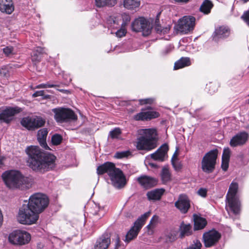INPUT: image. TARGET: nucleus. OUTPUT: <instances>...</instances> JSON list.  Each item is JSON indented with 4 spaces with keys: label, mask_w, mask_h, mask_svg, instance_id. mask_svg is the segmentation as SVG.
<instances>
[{
    "label": "nucleus",
    "mask_w": 249,
    "mask_h": 249,
    "mask_svg": "<svg viewBox=\"0 0 249 249\" xmlns=\"http://www.w3.org/2000/svg\"><path fill=\"white\" fill-rule=\"evenodd\" d=\"M142 228V225L139 224V221H135L134 226L127 232L124 241L128 243L135 238Z\"/></svg>",
    "instance_id": "4be33fe9"
},
{
    "label": "nucleus",
    "mask_w": 249,
    "mask_h": 249,
    "mask_svg": "<svg viewBox=\"0 0 249 249\" xmlns=\"http://www.w3.org/2000/svg\"><path fill=\"white\" fill-rule=\"evenodd\" d=\"M14 10L12 0H0V11L1 12L10 14Z\"/></svg>",
    "instance_id": "393cba45"
},
{
    "label": "nucleus",
    "mask_w": 249,
    "mask_h": 249,
    "mask_svg": "<svg viewBox=\"0 0 249 249\" xmlns=\"http://www.w3.org/2000/svg\"><path fill=\"white\" fill-rule=\"evenodd\" d=\"M229 160H222L221 168L222 169L226 171L228 170L229 167Z\"/></svg>",
    "instance_id": "09e8293b"
},
{
    "label": "nucleus",
    "mask_w": 249,
    "mask_h": 249,
    "mask_svg": "<svg viewBox=\"0 0 249 249\" xmlns=\"http://www.w3.org/2000/svg\"><path fill=\"white\" fill-rule=\"evenodd\" d=\"M149 165H150V166L151 167H157V165H156V164H155V163H151V162H150V163H149Z\"/></svg>",
    "instance_id": "69168bd1"
},
{
    "label": "nucleus",
    "mask_w": 249,
    "mask_h": 249,
    "mask_svg": "<svg viewBox=\"0 0 249 249\" xmlns=\"http://www.w3.org/2000/svg\"><path fill=\"white\" fill-rule=\"evenodd\" d=\"M130 20V17L128 16H126L125 19V22L129 21Z\"/></svg>",
    "instance_id": "0e129e2a"
},
{
    "label": "nucleus",
    "mask_w": 249,
    "mask_h": 249,
    "mask_svg": "<svg viewBox=\"0 0 249 249\" xmlns=\"http://www.w3.org/2000/svg\"><path fill=\"white\" fill-rule=\"evenodd\" d=\"M238 189V183L232 181L226 195V207L228 206L234 214H238L240 211V203L236 197Z\"/></svg>",
    "instance_id": "39448f33"
},
{
    "label": "nucleus",
    "mask_w": 249,
    "mask_h": 249,
    "mask_svg": "<svg viewBox=\"0 0 249 249\" xmlns=\"http://www.w3.org/2000/svg\"><path fill=\"white\" fill-rule=\"evenodd\" d=\"M131 154L129 151H124L121 152H117L115 153L114 157L117 159H122L127 157Z\"/></svg>",
    "instance_id": "c9c22d12"
},
{
    "label": "nucleus",
    "mask_w": 249,
    "mask_h": 249,
    "mask_svg": "<svg viewBox=\"0 0 249 249\" xmlns=\"http://www.w3.org/2000/svg\"><path fill=\"white\" fill-rule=\"evenodd\" d=\"M241 18L249 27V10L245 11L241 16Z\"/></svg>",
    "instance_id": "58836bf2"
},
{
    "label": "nucleus",
    "mask_w": 249,
    "mask_h": 249,
    "mask_svg": "<svg viewBox=\"0 0 249 249\" xmlns=\"http://www.w3.org/2000/svg\"><path fill=\"white\" fill-rule=\"evenodd\" d=\"M242 1L243 2V3H245L249 1V0H242Z\"/></svg>",
    "instance_id": "774afa93"
},
{
    "label": "nucleus",
    "mask_w": 249,
    "mask_h": 249,
    "mask_svg": "<svg viewBox=\"0 0 249 249\" xmlns=\"http://www.w3.org/2000/svg\"><path fill=\"white\" fill-rule=\"evenodd\" d=\"M8 72V70L5 66L2 67L1 69H0V75L6 76Z\"/></svg>",
    "instance_id": "603ef678"
},
{
    "label": "nucleus",
    "mask_w": 249,
    "mask_h": 249,
    "mask_svg": "<svg viewBox=\"0 0 249 249\" xmlns=\"http://www.w3.org/2000/svg\"><path fill=\"white\" fill-rule=\"evenodd\" d=\"M110 244V236L105 233L102 235L96 241L95 249H107Z\"/></svg>",
    "instance_id": "412c9836"
},
{
    "label": "nucleus",
    "mask_w": 249,
    "mask_h": 249,
    "mask_svg": "<svg viewBox=\"0 0 249 249\" xmlns=\"http://www.w3.org/2000/svg\"><path fill=\"white\" fill-rule=\"evenodd\" d=\"M139 101L141 105L152 104L155 101V99L153 98H149L144 99H140Z\"/></svg>",
    "instance_id": "a19ab883"
},
{
    "label": "nucleus",
    "mask_w": 249,
    "mask_h": 249,
    "mask_svg": "<svg viewBox=\"0 0 249 249\" xmlns=\"http://www.w3.org/2000/svg\"><path fill=\"white\" fill-rule=\"evenodd\" d=\"M191 63H175L174 70H177L190 66Z\"/></svg>",
    "instance_id": "49530a36"
},
{
    "label": "nucleus",
    "mask_w": 249,
    "mask_h": 249,
    "mask_svg": "<svg viewBox=\"0 0 249 249\" xmlns=\"http://www.w3.org/2000/svg\"><path fill=\"white\" fill-rule=\"evenodd\" d=\"M58 86L56 84H50V83H47L46 84H41L36 86V88H53L56 87Z\"/></svg>",
    "instance_id": "c03bdc74"
},
{
    "label": "nucleus",
    "mask_w": 249,
    "mask_h": 249,
    "mask_svg": "<svg viewBox=\"0 0 249 249\" xmlns=\"http://www.w3.org/2000/svg\"><path fill=\"white\" fill-rule=\"evenodd\" d=\"M213 7V4L210 0H204L201 4L199 11L204 15H208Z\"/></svg>",
    "instance_id": "cd10ccee"
},
{
    "label": "nucleus",
    "mask_w": 249,
    "mask_h": 249,
    "mask_svg": "<svg viewBox=\"0 0 249 249\" xmlns=\"http://www.w3.org/2000/svg\"><path fill=\"white\" fill-rule=\"evenodd\" d=\"M249 137V135L246 131L240 132L231 139L230 145L232 147L243 145L246 143Z\"/></svg>",
    "instance_id": "a211bd4d"
},
{
    "label": "nucleus",
    "mask_w": 249,
    "mask_h": 249,
    "mask_svg": "<svg viewBox=\"0 0 249 249\" xmlns=\"http://www.w3.org/2000/svg\"><path fill=\"white\" fill-rule=\"evenodd\" d=\"M13 51V48L12 47H6L3 49V53L6 55H9Z\"/></svg>",
    "instance_id": "8fccbe9b"
},
{
    "label": "nucleus",
    "mask_w": 249,
    "mask_h": 249,
    "mask_svg": "<svg viewBox=\"0 0 249 249\" xmlns=\"http://www.w3.org/2000/svg\"><path fill=\"white\" fill-rule=\"evenodd\" d=\"M36 52L41 53L43 51V49L41 47H37Z\"/></svg>",
    "instance_id": "680f3d73"
},
{
    "label": "nucleus",
    "mask_w": 249,
    "mask_h": 249,
    "mask_svg": "<svg viewBox=\"0 0 249 249\" xmlns=\"http://www.w3.org/2000/svg\"><path fill=\"white\" fill-rule=\"evenodd\" d=\"M48 133L46 128L39 130L37 132V139L40 146L45 150H49L50 148L46 142V138Z\"/></svg>",
    "instance_id": "b1692460"
},
{
    "label": "nucleus",
    "mask_w": 249,
    "mask_h": 249,
    "mask_svg": "<svg viewBox=\"0 0 249 249\" xmlns=\"http://www.w3.org/2000/svg\"><path fill=\"white\" fill-rule=\"evenodd\" d=\"M159 113L156 111H142L137 113L134 116V119L136 121H144L158 118Z\"/></svg>",
    "instance_id": "5701e85b"
},
{
    "label": "nucleus",
    "mask_w": 249,
    "mask_h": 249,
    "mask_svg": "<svg viewBox=\"0 0 249 249\" xmlns=\"http://www.w3.org/2000/svg\"><path fill=\"white\" fill-rule=\"evenodd\" d=\"M3 222V215L2 214V212L0 210V227L2 225Z\"/></svg>",
    "instance_id": "bf43d9fd"
},
{
    "label": "nucleus",
    "mask_w": 249,
    "mask_h": 249,
    "mask_svg": "<svg viewBox=\"0 0 249 249\" xmlns=\"http://www.w3.org/2000/svg\"><path fill=\"white\" fill-rule=\"evenodd\" d=\"M149 213H145L142 215L140 218H139L136 221H139V224L142 225V227L144 224L146 218L148 217Z\"/></svg>",
    "instance_id": "79ce46f5"
},
{
    "label": "nucleus",
    "mask_w": 249,
    "mask_h": 249,
    "mask_svg": "<svg viewBox=\"0 0 249 249\" xmlns=\"http://www.w3.org/2000/svg\"><path fill=\"white\" fill-rule=\"evenodd\" d=\"M202 244L198 240H196L194 242V244H192L187 249H201Z\"/></svg>",
    "instance_id": "37998d69"
},
{
    "label": "nucleus",
    "mask_w": 249,
    "mask_h": 249,
    "mask_svg": "<svg viewBox=\"0 0 249 249\" xmlns=\"http://www.w3.org/2000/svg\"><path fill=\"white\" fill-rule=\"evenodd\" d=\"M2 177L6 186L11 189L26 190L31 188L34 183L32 177H25L18 170L5 171Z\"/></svg>",
    "instance_id": "f03ea898"
},
{
    "label": "nucleus",
    "mask_w": 249,
    "mask_h": 249,
    "mask_svg": "<svg viewBox=\"0 0 249 249\" xmlns=\"http://www.w3.org/2000/svg\"><path fill=\"white\" fill-rule=\"evenodd\" d=\"M137 139L136 148L139 150L150 151L157 146V134L154 129H141Z\"/></svg>",
    "instance_id": "20e7f679"
},
{
    "label": "nucleus",
    "mask_w": 249,
    "mask_h": 249,
    "mask_svg": "<svg viewBox=\"0 0 249 249\" xmlns=\"http://www.w3.org/2000/svg\"><path fill=\"white\" fill-rule=\"evenodd\" d=\"M21 111V108L18 107H6L0 113V122L10 123L15 115Z\"/></svg>",
    "instance_id": "2eb2a0df"
},
{
    "label": "nucleus",
    "mask_w": 249,
    "mask_h": 249,
    "mask_svg": "<svg viewBox=\"0 0 249 249\" xmlns=\"http://www.w3.org/2000/svg\"><path fill=\"white\" fill-rule=\"evenodd\" d=\"M175 206L181 213H186L190 207V202L188 197L184 194L180 195L178 200L175 203Z\"/></svg>",
    "instance_id": "f3484780"
},
{
    "label": "nucleus",
    "mask_w": 249,
    "mask_h": 249,
    "mask_svg": "<svg viewBox=\"0 0 249 249\" xmlns=\"http://www.w3.org/2000/svg\"><path fill=\"white\" fill-rule=\"evenodd\" d=\"M221 237V234L215 229L205 232L202 235L204 245L206 248L215 246Z\"/></svg>",
    "instance_id": "ddd939ff"
},
{
    "label": "nucleus",
    "mask_w": 249,
    "mask_h": 249,
    "mask_svg": "<svg viewBox=\"0 0 249 249\" xmlns=\"http://www.w3.org/2000/svg\"><path fill=\"white\" fill-rule=\"evenodd\" d=\"M207 88L209 89V92L212 94L217 90V86L216 84L210 83L207 85Z\"/></svg>",
    "instance_id": "4c0bfd02"
},
{
    "label": "nucleus",
    "mask_w": 249,
    "mask_h": 249,
    "mask_svg": "<svg viewBox=\"0 0 249 249\" xmlns=\"http://www.w3.org/2000/svg\"><path fill=\"white\" fill-rule=\"evenodd\" d=\"M230 150L229 148H224L222 154V160H230Z\"/></svg>",
    "instance_id": "ea45409f"
},
{
    "label": "nucleus",
    "mask_w": 249,
    "mask_h": 249,
    "mask_svg": "<svg viewBox=\"0 0 249 249\" xmlns=\"http://www.w3.org/2000/svg\"><path fill=\"white\" fill-rule=\"evenodd\" d=\"M8 240L13 245L21 246L29 242L31 240V235L27 231L16 230L9 234Z\"/></svg>",
    "instance_id": "9d476101"
},
{
    "label": "nucleus",
    "mask_w": 249,
    "mask_h": 249,
    "mask_svg": "<svg viewBox=\"0 0 249 249\" xmlns=\"http://www.w3.org/2000/svg\"><path fill=\"white\" fill-rule=\"evenodd\" d=\"M121 134V130L120 128L117 127L109 132V136L112 139H118Z\"/></svg>",
    "instance_id": "72a5a7b5"
},
{
    "label": "nucleus",
    "mask_w": 249,
    "mask_h": 249,
    "mask_svg": "<svg viewBox=\"0 0 249 249\" xmlns=\"http://www.w3.org/2000/svg\"><path fill=\"white\" fill-rule=\"evenodd\" d=\"M118 0H95V5L98 8L105 7H112L118 2Z\"/></svg>",
    "instance_id": "bb28decb"
},
{
    "label": "nucleus",
    "mask_w": 249,
    "mask_h": 249,
    "mask_svg": "<svg viewBox=\"0 0 249 249\" xmlns=\"http://www.w3.org/2000/svg\"><path fill=\"white\" fill-rule=\"evenodd\" d=\"M25 151L28 156L27 163L33 171L44 173L54 168V155L45 153L37 146H28Z\"/></svg>",
    "instance_id": "f257e3e1"
},
{
    "label": "nucleus",
    "mask_w": 249,
    "mask_h": 249,
    "mask_svg": "<svg viewBox=\"0 0 249 249\" xmlns=\"http://www.w3.org/2000/svg\"><path fill=\"white\" fill-rule=\"evenodd\" d=\"M4 160V158L0 156V166L3 164V161Z\"/></svg>",
    "instance_id": "e2e57ef3"
},
{
    "label": "nucleus",
    "mask_w": 249,
    "mask_h": 249,
    "mask_svg": "<svg viewBox=\"0 0 249 249\" xmlns=\"http://www.w3.org/2000/svg\"><path fill=\"white\" fill-rule=\"evenodd\" d=\"M49 199L47 196L41 193H36L32 195L27 204L38 214L48 206Z\"/></svg>",
    "instance_id": "0eeeda50"
},
{
    "label": "nucleus",
    "mask_w": 249,
    "mask_h": 249,
    "mask_svg": "<svg viewBox=\"0 0 249 249\" xmlns=\"http://www.w3.org/2000/svg\"><path fill=\"white\" fill-rule=\"evenodd\" d=\"M95 211L91 212V213H92L93 215H97L98 214L97 212H98L100 210V208L99 206H97V205L95 206Z\"/></svg>",
    "instance_id": "13d9d810"
},
{
    "label": "nucleus",
    "mask_w": 249,
    "mask_h": 249,
    "mask_svg": "<svg viewBox=\"0 0 249 249\" xmlns=\"http://www.w3.org/2000/svg\"><path fill=\"white\" fill-rule=\"evenodd\" d=\"M195 21L196 18L193 16H184L178 20L176 29L182 34H187L194 29Z\"/></svg>",
    "instance_id": "4468645a"
},
{
    "label": "nucleus",
    "mask_w": 249,
    "mask_h": 249,
    "mask_svg": "<svg viewBox=\"0 0 249 249\" xmlns=\"http://www.w3.org/2000/svg\"><path fill=\"white\" fill-rule=\"evenodd\" d=\"M31 58L33 62H39L40 61V54H37L36 52H33L31 55Z\"/></svg>",
    "instance_id": "a18cd8bd"
},
{
    "label": "nucleus",
    "mask_w": 249,
    "mask_h": 249,
    "mask_svg": "<svg viewBox=\"0 0 249 249\" xmlns=\"http://www.w3.org/2000/svg\"><path fill=\"white\" fill-rule=\"evenodd\" d=\"M20 123L28 130H35L43 126L45 124V120L39 116L27 117L22 118Z\"/></svg>",
    "instance_id": "f8f14e48"
},
{
    "label": "nucleus",
    "mask_w": 249,
    "mask_h": 249,
    "mask_svg": "<svg viewBox=\"0 0 249 249\" xmlns=\"http://www.w3.org/2000/svg\"><path fill=\"white\" fill-rule=\"evenodd\" d=\"M97 173L98 175L107 173L112 185L117 189H122L126 184L125 176L122 171L116 168L112 162H107L99 166L97 168Z\"/></svg>",
    "instance_id": "7ed1b4c3"
},
{
    "label": "nucleus",
    "mask_w": 249,
    "mask_h": 249,
    "mask_svg": "<svg viewBox=\"0 0 249 249\" xmlns=\"http://www.w3.org/2000/svg\"><path fill=\"white\" fill-rule=\"evenodd\" d=\"M161 179L163 183H166L171 180V174L167 167H164L161 172Z\"/></svg>",
    "instance_id": "2f4dec72"
},
{
    "label": "nucleus",
    "mask_w": 249,
    "mask_h": 249,
    "mask_svg": "<svg viewBox=\"0 0 249 249\" xmlns=\"http://www.w3.org/2000/svg\"><path fill=\"white\" fill-rule=\"evenodd\" d=\"M180 237L183 238L186 236H189L192 233V226L190 224H185L182 222L179 228Z\"/></svg>",
    "instance_id": "c85d7f7f"
},
{
    "label": "nucleus",
    "mask_w": 249,
    "mask_h": 249,
    "mask_svg": "<svg viewBox=\"0 0 249 249\" xmlns=\"http://www.w3.org/2000/svg\"><path fill=\"white\" fill-rule=\"evenodd\" d=\"M231 34L230 28L225 25L219 26L215 29L212 38L213 41L218 43L220 39H225L230 36Z\"/></svg>",
    "instance_id": "dca6fc26"
},
{
    "label": "nucleus",
    "mask_w": 249,
    "mask_h": 249,
    "mask_svg": "<svg viewBox=\"0 0 249 249\" xmlns=\"http://www.w3.org/2000/svg\"><path fill=\"white\" fill-rule=\"evenodd\" d=\"M176 1L178 2H183V3H186L189 0H175Z\"/></svg>",
    "instance_id": "052dcab7"
},
{
    "label": "nucleus",
    "mask_w": 249,
    "mask_h": 249,
    "mask_svg": "<svg viewBox=\"0 0 249 249\" xmlns=\"http://www.w3.org/2000/svg\"><path fill=\"white\" fill-rule=\"evenodd\" d=\"M124 6L129 10H134L138 8L141 4L140 0H124Z\"/></svg>",
    "instance_id": "c756f323"
},
{
    "label": "nucleus",
    "mask_w": 249,
    "mask_h": 249,
    "mask_svg": "<svg viewBox=\"0 0 249 249\" xmlns=\"http://www.w3.org/2000/svg\"><path fill=\"white\" fill-rule=\"evenodd\" d=\"M157 20H159V19H157L156 20V26L155 27V30L157 33L160 34L162 32L163 30L162 29V27L160 25L157 24Z\"/></svg>",
    "instance_id": "864d4df0"
},
{
    "label": "nucleus",
    "mask_w": 249,
    "mask_h": 249,
    "mask_svg": "<svg viewBox=\"0 0 249 249\" xmlns=\"http://www.w3.org/2000/svg\"><path fill=\"white\" fill-rule=\"evenodd\" d=\"M137 181L145 189H149L155 186L158 182L155 178L146 175L139 177L137 178Z\"/></svg>",
    "instance_id": "6ab92c4d"
},
{
    "label": "nucleus",
    "mask_w": 249,
    "mask_h": 249,
    "mask_svg": "<svg viewBox=\"0 0 249 249\" xmlns=\"http://www.w3.org/2000/svg\"><path fill=\"white\" fill-rule=\"evenodd\" d=\"M218 150L214 149L206 153L202 159L201 169L205 173H212L215 167L218 156Z\"/></svg>",
    "instance_id": "6e6552de"
},
{
    "label": "nucleus",
    "mask_w": 249,
    "mask_h": 249,
    "mask_svg": "<svg viewBox=\"0 0 249 249\" xmlns=\"http://www.w3.org/2000/svg\"><path fill=\"white\" fill-rule=\"evenodd\" d=\"M177 159V156L176 154V153H174L172 158V160H171V161H172V164L173 165V166H174V168H176V166H175V160Z\"/></svg>",
    "instance_id": "4d7b16f0"
},
{
    "label": "nucleus",
    "mask_w": 249,
    "mask_h": 249,
    "mask_svg": "<svg viewBox=\"0 0 249 249\" xmlns=\"http://www.w3.org/2000/svg\"><path fill=\"white\" fill-rule=\"evenodd\" d=\"M54 118L58 123H68L76 120L77 117L73 111L68 108L58 107L52 109Z\"/></svg>",
    "instance_id": "1a4fd4ad"
},
{
    "label": "nucleus",
    "mask_w": 249,
    "mask_h": 249,
    "mask_svg": "<svg viewBox=\"0 0 249 249\" xmlns=\"http://www.w3.org/2000/svg\"><path fill=\"white\" fill-rule=\"evenodd\" d=\"M175 166L176 167V168H175L176 170H178V169H179L180 168V167L179 165H177L176 164V161H175Z\"/></svg>",
    "instance_id": "338daca9"
},
{
    "label": "nucleus",
    "mask_w": 249,
    "mask_h": 249,
    "mask_svg": "<svg viewBox=\"0 0 249 249\" xmlns=\"http://www.w3.org/2000/svg\"><path fill=\"white\" fill-rule=\"evenodd\" d=\"M207 190L206 188H201L198 191L197 194L200 196L205 197L207 196Z\"/></svg>",
    "instance_id": "de8ad7c7"
},
{
    "label": "nucleus",
    "mask_w": 249,
    "mask_h": 249,
    "mask_svg": "<svg viewBox=\"0 0 249 249\" xmlns=\"http://www.w3.org/2000/svg\"><path fill=\"white\" fill-rule=\"evenodd\" d=\"M165 192L163 189H156L147 193L146 196L150 200H159Z\"/></svg>",
    "instance_id": "a878e982"
},
{
    "label": "nucleus",
    "mask_w": 249,
    "mask_h": 249,
    "mask_svg": "<svg viewBox=\"0 0 249 249\" xmlns=\"http://www.w3.org/2000/svg\"><path fill=\"white\" fill-rule=\"evenodd\" d=\"M207 224L206 220L203 217H197L194 220L195 230H199L205 227Z\"/></svg>",
    "instance_id": "7c9ffc66"
},
{
    "label": "nucleus",
    "mask_w": 249,
    "mask_h": 249,
    "mask_svg": "<svg viewBox=\"0 0 249 249\" xmlns=\"http://www.w3.org/2000/svg\"><path fill=\"white\" fill-rule=\"evenodd\" d=\"M168 151V146L166 144H162L154 153L151 154L150 156L154 160L163 161L166 156Z\"/></svg>",
    "instance_id": "aec40b11"
},
{
    "label": "nucleus",
    "mask_w": 249,
    "mask_h": 249,
    "mask_svg": "<svg viewBox=\"0 0 249 249\" xmlns=\"http://www.w3.org/2000/svg\"><path fill=\"white\" fill-rule=\"evenodd\" d=\"M191 60L189 57H182L179 60L177 61L176 62H190Z\"/></svg>",
    "instance_id": "5fc2aeb1"
},
{
    "label": "nucleus",
    "mask_w": 249,
    "mask_h": 249,
    "mask_svg": "<svg viewBox=\"0 0 249 249\" xmlns=\"http://www.w3.org/2000/svg\"><path fill=\"white\" fill-rule=\"evenodd\" d=\"M39 214L27 205H23L19 210L17 215L18 221L23 225H32L36 222Z\"/></svg>",
    "instance_id": "423d86ee"
},
{
    "label": "nucleus",
    "mask_w": 249,
    "mask_h": 249,
    "mask_svg": "<svg viewBox=\"0 0 249 249\" xmlns=\"http://www.w3.org/2000/svg\"><path fill=\"white\" fill-rule=\"evenodd\" d=\"M125 24L126 23L124 22L122 24L121 28L116 32V35L117 37H122L125 36L126 34V30L124 28Z\"/></svg>",
    "instance_id": "473e14b6"
},
{
    "label": "nucleus",
    "mask_w": 249,
    "mask_h": 249,
    "mask_svg": "<svg viewBox=\"0 0 249 249\" xmlns=\"http://www.w3.org/2000/svg\"><path fill=\"white\" fill-rule=\"evenodd\" d=\"M62 140V136L59 134H54L52 137V142L53 145L59 144Z\"/></svg>",
    "instance_id": "f704fd0d"
},
{
    "label": "nucleus",
    "mask_w": 249,
    "mask_h": 249,
    "mask_svg": "<svg viewBox=\"0 0 249 249\" xmlns=\"http://www.w3.org/2000/svg\"><path fill=\"white\" fill-rule=\"evenodd\" d=\"M44 95V90H39L36 91L33 94V97H36L38 96H42Z\"/></svg>",
    "instance_id": "6e6d98bb"
},
{
    "label": "nucleus",
    "mask_w": 249,
    "mask_h": 249,
    "mask_svg": "<svg viewBox=\"0 0 249 249\" xmlns=\"http://www.w3.org/2000/svg\"><path fill=\"white\" fill-rule=\"evenodd\" d=\"M115 248L114 249H118L120 246V239L119 235L117 234L115 235Z\"/></svg>",
    "instance_id": "3c124183"
},
{
    "label": "nucleus",
    "mask_w": 249,
    "mask_h": 249,
    "mask_svg": "<svg viewBox=\"0 0 249 249\" xmlns=\"http://www.w3.org/2000/svg\"><path fill=\"white\" fill-rule=\"evenodd\" d=\"M131 28L135 32L142 33L144 36H147L151 32L152 27L149 22L143 17L135 19L131 24Z\"/></svg>",
    "instance_id": "9b49d317"
},
{
    "label": "nucleus",
    "mask_w": 249,
    "mask_h": 249,
    "mask_svg": "<svg viewBox=\"0 0 249 249\" xmlns=\"http://www.w3.org/2000/svg\"><path fill=\"white\" fill-rule=\"evenodd\" d=\"M159 217L157 215H154L151 219L149 224L147 226L148 229H152L154 228L158 220Z\"/></svg>",
    "instance_id": "e433bc0d"
}]
</instances>
